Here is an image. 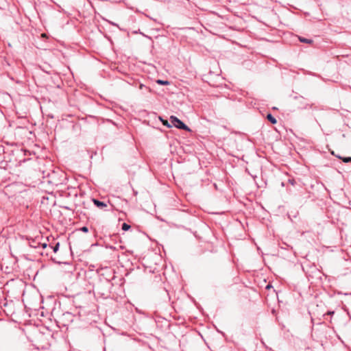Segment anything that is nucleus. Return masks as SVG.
I'll return each instance as SVG.
<instances>
[{
	"label": "nucleus",
	"mask_w": 351,
	"mask_h": 351,
	"mask_svg": "<svg viewBox=\"0 0 351 351\" xmlns=\"http://www.w3.org/2000/svg\"><path fill=\"white\" fill-rule=\"evenodd\" d=\"M130 228V226L125 223H123V225H122V229L124 230V231H126V230H128Z\"/></svg>",
	"instance_id": "9"
},
{
	"label": "nucleus",
	"mask_w": 351,
	"mask_h": 351,
	"mask_svg": "<svg viewBox=\"0 0 351 351\" xmlns=\"http://www.w3.org/2000/svg\"><path fill=\"white\" fill-rule=\"evenodd\" d=\"M156 83L160 85H169V81H165L162 80H156Z\"/></svg>",
	"instance_id": "7"
},
{
	"label": "nucleus",
	"mask_w": 351,
	"mask_h": 351,
	"mask_svg": "<svg viewBox=\"0 0 351 351\" xmlns=\"http://www.w3.org/2000/svg\"><path fill=\"white\" fill-rule=\"evenodd\" d=\"M81 230H82V231H83L84 232H88V228H87V227L84 226V227H82V228H81Z\"/></svg>",
	"instance_id": "10"
},
{
	"label": "nucleus",
	"mask_w": 351,
	"mask_h": 351,
	"mask_svg": "<svg viewBox=\"0 0 351 351\" xmlns=\"http://www.w3.org/2000/svg\"><path fill=\"white\" fill-rule=\"evenodd\" d=\"M298 39L302 43H308V44H311V45L313 43V40L311 39L304 38L301 36H299Z\"/></svg>",
	"instance_id": "3"
},
{
	"label": "nucleus",
	"mask_w": 351,
	"mask_h": 351,
	"mask_svg": "<svg viewBox=\"0 0 351 351\" xmlns=\"http://www.w3.org/2000/svg\"><path fill=\"white\" fill-rule=\"evenodd\" d=\"M337 158L341 159L344 162H351V157H341L339 156H337Z\"/></svg>",
	"instance_id": "6"
},
{
	"label": "nucleus",
	"mask_w": 351,
	"mask_h": 351,
	"mask_svg": "<svg viewBox=\"0 0 351 351\" xmlns=\"http://www.w3.org/2000/svg\"><path fill=\"white\" fill-rule=\"evenodd\" d=\"M160 119L162 121V124L164 125L167 126V128H171L172 126L171 125H170L169 123L167 120H165V119H162L161 117H160Z\"/></svg>",
	"instance_id": "8"
},
{
	"label": "nucleus",
	"mask_w": 351,
	"mask_h": 351,
	"mask_svg": "<svg viewBox=\"0 0 351 351\" xmlns=\"http://www.w3.org/2000/svg\"><path fill=\"white\" fill-rule=\"evenodd\" d=\"M170 121H171V123H172V125L173 126H175L176 128H179V129H182L184 130L189 131V132L191 131V129L187 125H186L182 121H180L179 119H178L176 117L171 116Z\"/></svg>",
	"instance_id": "1"
},
{
	"label": "nucleus",
	"mask_w": 351,
	"mask_h": 351,
	"mask_svg": "<svg viewBox=\"0 0 351 351\" xmlns=\"http://www.w3.org/2000/svg\"><path fill=\"white\" fill-rule=\"evenodd\" d=\"M143 84H141V85H140V86H139L140 89H142V88H143Z\"/></svg>",
	"instance_id": "12"
},
{
	"label": "nucleus",
	"mask_w": 351,
	"mask_h": 351,
	"mask_svg": "<svg viewBox=\"0 0 351 351\" xmlns=\"http://www.w3.org/2000/svg\"><path fill=\"white\" fill-rule=\"evenodd\" d=\"M94 204L100 209H106L108 206L107 204L103 201L97 199H93Z\"/></svg>",
	"instance_id": "2"
},
{
	"label": "nucleus",
	"mask_w": 351,
	"mask_h": 351,
	"mask_svg": "<svg viewBox=\"0 0 351 351\" xmlns=\"http://www.w3.org/2000/svg\"><path fill=\"white\" fill-rule=\"evenodd\" d=\"M267 119L273 124H275L277 122L276 119L271 114H268L267 115Z\"/></svg>",
	"instance_id": "5"
},
{
	"label": "nucleus",
	"mask_w": 351,
	"mask_h": 351,
	"mask_svg": "<svg viewBox=\"0 0 351 351\" xmlns=\"http://www.w3.org/2000/svg\"><path fill=\"white\" fill-rule=\"evenodd\" d=\"M49 247L53 250L54 253H56L59 250L60 243L59 242L56 243L54 246L49 245Z\"/></svg>",
	"instance_id": "4"
},
{
	"label": "nucleus",
	"mask_w": 351,
	"mask_h": 351,
	"mask_svg": "<svg viewBox=\"0 0 351 351\" xmlns=\"http://www.w3.org/2000/svg\"><path fill=\"white\" fill-rule=\"evenodd\" d=\"M48 246H49V245H48L47 243H45L42 244V247H43V248H44V249H45V248H47Z\"/></svg>",
	"instance_id": "11"
},
{
	"label": "nucleus",
	"mask_w": 351,
	"mask_h": 351,
	"mask_svg": "<svg viewBox=\"0 0 351 351\" xmlns=\"http://www.w3.org/2000/svg\"><path fill=\"white\" fill-rule=\"evenodd\" d=\"M267 289H270V286H269V285H267Z\"/></svg>",
	"instance_id": "13"
}]
</instances>
